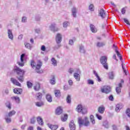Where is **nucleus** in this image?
<instances>
[{
  "instance_id": "c756f323",
  "label": "nucleus",
  "mask_w": 130,
  "mask_h": 130,
  "mask_svg": "<svg viewBox=\"0 0 130 130\" xmlns=\"http://www.w3.org/2000/svg\"><path fill=\"white\" fill-rule=\"evenodd\" d=\"M54 94H55V97H56L57 98H59V97H60V90H55Z\"/></svg>"
},
{
  "instance_id": "603ef678",
  "label": "nucleus",
  "mask_w": 130,
  "mask_h": 130,
  "mask_svg": "<svg viewBox=\"0 0 130 130\" xmlns=\"http://www.w3.org/2000/svg\"><path fill=\"white\" fill-rule=\"evenodd\" d=\"M74 72H75V70L73 68H70L68 70V73H69L70 75H72V74H73V73H74Z\"/></svg>"
},
{
  "instance_id": "473e14b6",
  "label": "nucleus",
  "mask_w": 130,
  "mask_h": 130,
  "mask_svg": "<svg viewBox=\"0 0 130 130\" xmlns=\"http://www.w3.org/2000/svg\"><path fill=\"white\" fill-rule=\"evenodd\" d=\"M121 66H122L123 72V73H124V74L126 76H127V72H126V71L124 69V67H123V60H121Z\"/></svg>"
},
{
  "instance_id": "f8f14e48",
  "label": "nucleus",
  "mask_w": 130,
  "mask_h": 130,
  "mask_svg": "<svg viewBox=\"0 0 130 130\" xmlns=\"http://www.w3.org/2000/svg\"><path fill=\"white\" fill-rule=\"evenodd\" d=\"M13 92L15 94L21 95L23 92V89L22 88H15L13 89Z\"/></svg>"
},
{
  "instance_id": "0e129e2a",
  "label": "nucleus",
  "mask_w": 130,
  "mask_h": 130,
  "mask_svg": "<svg viewBox=\"0 0 130 130\" xmlns=\"http://www.w3.org/2000/svg\"><path fill=\"white\" fill-rule=\"evenodd\" d=\"M22 39H23V35H20L18 36V39H19V40H22Z\"/></svg>"
},
{
  "instance_id": "9b49d317",
  "label": "nucleus",
  "mask_w": 130,
  "mask_h": 130,
  "mask_svg": "<svg viewBox=\"0 0 130 130\" xmlns=\"http://www.w3.org/2000/svg\"><path fill=\"white\" fill-rule=\"evenodd\" d=\"M7 34L9 39H11V40H13L14 39V35H13L12 29H8Z\"/></svg>"
},
{
  "instance_id": "412c9836",
  "label": "nucleus",
  "mask_w": 130,
  "mask_h": 130,
  "mask_svg": "<svg viewBox=\"0 0 130 130\" xmlns=\"http://www.w3.org/2000/svg\"><path fill=\"white\" fill-rule=\"evenodd\" d=\"M90 28L91 31L92 32V33H95L97 32V29L95 27V25L93 24H90Z\"/></svg>"
},
{
  "instance_id": "13d9d810",
  "label": "nucleus",
  "mask_w": 130,
  "mask_h": 130,
  "mask_svg": "<svg viewBox=\"0 0 130 130\" xmlns=\"http://www.w3.org/2000/svg\"><path fill=\"white\" fill-rule=\"evenodd\" d=\"M109 100H110V101H113L114 100V98H113V95H110L109 96Z\"/></svg>"
},
{
  "instance_id": "49530a36",
  "label": "nucleus",
  "mask_w": 130,
  "mask_h": 130,
  "mask_svg": "<svg viewBox=\"0 0 130 130\" xmlns=\"http://www.w3.org/2000/svg\"><path fill=\"white\" fill-rule=\"evenodd\" d=\"M30 123L34 124L35 122H36V118L35 117H33L30 119Z\"/></svg>"
},
{
  "instance_id": "a18cd8bd",
  "label": "nucleus",
  "mask_w": 130,
  "mask_h": 130,
  "mask_svg": "<svg viewBox=\"0 0 130 130\" xmlns=\"http://www.w3.org/2000/svg\"><path fill=\"white\" fill-rule=\"evenodd\" d=\"M90 121L92 122V124H95V119H94V116L91 115L90 116Z\"/></svg>"
},
{
  "instance_id": "69168bd1",
  "label": "nucleus",
  "mask_w": 130,
  "mask_h": 130,
  "mask_svg": "<svg viewBox=\"0 0 130 130\" xmlns=\"http://www.w3.org/2000/svg\"><path fill=\"white\" fill-rule=\"evenodd\" d=\"M121 13L123 15H124V14H125V8L122 9Z\"/></svg>"
},
{
  "instance_id": "6e6552de",
  "label": "nucleus",
  "mask_w": 130,
  "mask_h": 130,
  "mask_svg": "<svg viewBox=\"0 0 130 130\" xmlns=\"http://www.w3.org/2000/svg\"><path fill=\"white\" fill-rule=\"evenodd\" d=\"M99 16H100L102 19H104L105 17H106V13H105V11L104 9H102L99 11Z\"/></svg>"
},
{
  "instance_id": "4d7b16f0",
  "label": "nucleus",
  "mask_w": 130,
  "mask_h": 130,
  "mask_svg": "<svg viewBox=\"0 0 130 130\" xmlns=\"http://www.w3.org/2000/svg\"><path fill=\"white\" fill-rule=\"evenodd\" d=\"M41 19V17H40V16H39V15L36 16V21H40Z\"/></svg>"
},
{
  "instance_id": "bf43d9fd",
  "label": "nucleus",
  "mask_w": 130,
  "mask_h": 130,
  "mask_svg": "<svg viewBox=\"0 0 130 130\" xmlns=\"http://www.w3.org/2000/svg\"><path fill=\"white\" fill-rule=\"evenodd\" d=\"M96 117L99 119V120H101V119H102V117L98 114H96Z\"/></svg>"
},
{
  "instance_id": "2eb2a0df",
  "label": "nucleus",
  "mask_w": 130,
  "mask_h": 130,
  "mask_svg": "<svg viewBox=\"0 0 130 130\" xmlns=\"http://www.w3.org/2000/svg\"><path fill=\"white\" fill-rule=\"evenodd\" d=\"M105 111V107L103 106H101L98 108V112L101 114H103Z\"/></svg>"
},
{
  "instance_id": "5701e85b",
  "label": "nucleus",
  "mask_w": 130,
  "mask_h": 130,
  "mask_svg": "<svg viewBox=\"0 0 130 130\" xmlns=\"http://www.w3.org/2000/svg\"><path fill=\"white\" fill-rule=\"evenodd\" d=\"M46 98L48 102H52V96L49 94H46Z\"/></svg>"
},
{
  "instance_id": "774afa93",
  "label": "nucleus",
  "mask_w": 130,
  "mask_h": 130,
  "mask_svg": "<svg viewBox=\"0 0 130 130\" xmlns=\"http://www.w3.org/2000/svg\"><path fill=\"white\" fill-rule=\"evenodd\" d=\"M113 130H118V128H117V127L115 125H113Z\"/></svg>"
},
{
  "instance_id": "a19ab883",
  "label": "nucleus",
  "mask_w": 130,
  "mask_h": 130,
  "mask_svg": "<svg viewBox=\"0 0 130 130\" xmlns=\"http://www.w3.org/2000/svg\"><path fill=\"white\" fill-rule=\"evenodd\" d=\"M51 61L52 62V64H53V66H54L55 67H56V66H57V63L56 60H55V58H52L51 59Z\"/></svg>"
},
{
  "instance_id": "a878e982",
  "label": "nucleus",
  "mask_w": 130,
  "mask_h": 130,
  "mask_svg": "<svg viewBox=\"0 0 130 130\" xmlns=\"http://www.w3.org/2000/svg\"><path fill=\"white\" fill-rule=\"evenodd\" d=\"M12 100H15L16 103H20L21 100H20V98L18 96H12L11 97Z\"/></svg>"
},
{
  "instance_id": "20e7f679",
  "label": "nucleus",
  "mask_w": 130,
  "mask_h": 130,
  "mask_svg": "<svg viewBox=\"0 0 130 130\" xmlns=\"http://www.w3.org/2000/svg\"><path fill=\"white\" fill-rule=\"evenodd\" d=\"M100 61L102 64L103 68L105 69V70H108V63H107V57L106 56H102L100 59Z\"/></svg>"
},
{
  "instance_id": "aec40b11",
  "label": "nucleus",
  "mask_w": 130,
  "mask_h": 130,
  "mask_svg": "<svg viewBox=\"0 0 130 130\" xmlns=\"http://www.w3.org/2000/svg\"><path fill=\"white\" fill-rule=\"evenodd\" d=\"M5 119L7 123H11L12 122V119L11 116H9L8 115H6L5 117Z\"/></svg>"
},
{
  "instance_id": "338daca9",
  "label": "nucleus",
  "mask_w": 130,
  "mask_h": 130,
  "mask_svg": "<svg viewBox=\"0 0 130 130\" xmlns=\"http://www.w3.org/2000/svg\"><path fill=\"white\" fill-rule=\"evenodd\" d=\"M68 82H69V84L70 86H72L73 85V80H69Z\"/></svg>"
},
{
  "instance_id": "c85d7f7f",
  "label": "nucleus",
  "mask_w": 130,
  "mask_h": 130,
  "mask_svg": "<svg viewBox=\"0 0 130 130\" xmlns=\"http://www.w3.org/2000/svg\"><path fill=\"white\" fill-rule=\"evenodd\" d=\"M79 51L81 52V53H85V48H84V46L81 45H79Z\"/></svg>"
},
{
  "instance_id": "ea45409f",
  "label": "nucleus",
  "mask_w": 130,
  "mask_h": 130,
  "mask_svg": "<svg viewBox=\"0 0 130 130\" xmlns=\"http://www.w3.org/2000/svg\"><path fill=\"white\" fill-rule=\"evenodd\" d=\"M15 114H16V111L15 110H12L9 112L8 115L9 116L12 117L13 115H15Z\"/></svg>"
},
{
  "instance_id": "79ce46f5",
  "label": "nucleus",
  "mask_w": 130,
  "mask_h": 130,
  "mask_svg": "<svg viewBox=\"0 0 130 130\" xmlns=\"http://www.w3.org/2000/svg\"><path fill=\"white\" fill-rule=\"evenodd\" d=\"M36 105L38 107H41V106H43V105H44V104L42 102H37L36 103Z\"/></svg>"
},
{
  "instance_id": "cd10ccee",
  "label": "nucleus",
  "mask_w": 130,
  "mask_h": 130,
  "mask_svg": "<svg viewBox=\"0 0 130 130\" xmlns=\"http://www.w3.org/2000/svg\"><path fill=\"white\" fill-rule=\"evenodd\" d=\"M36 97L37 98V100H41V99H42V93H41V92L37 93L36 94Z\"/></svg>"
},
{
  "instance_id": "680f3d73",
  "label": "nucleus",
  "mask_w": 130,
  "mask_h": 130,
  "mask_svg": "<svg viewBox=\"0 0 130 130\" xmlns=\"http://www.w3.org/2000/svg\"><path fill=\"white\" fill-rule=\"evenodd\" d=\"M69 44V45H73L74 44V40H70Z\"/></svg>"
},
{
  "instance_id": "7c9ffc66",
  "label": "nucleus",
  "mask_w": 130,
  "mask_h": 130,
  "mask_svg": "<svg viewBox=\"0 0 130 130\" xmlns=\"http://www.w3.org/2000/svg\"><path fill=\"white\" fill-rule=\"evenodd\" d=\"M96 46L98 47H103V46H105V43L99 42L96 44Z\"/></svg>"
},
{
  "instance_id": "6e6d98bb",
  "label": "nucleus",
  "mask_w": 130,
  "mask_h": 130,
  "mask_svg": "<svg viewBox=\"0 0 130 130\" xmlns=\"http://www.w3.org/2000/svg\"><path fill=\"white\" fill-rule=\"evenodd\" d=\"M30 65L32 68H35V66L36 65V63L34 61L32 60L31 61Z\"/></svg>"
},
{
  "instance_id": "c03bdc74",
  "label": "nucleus",
  "mask_w": 130,
  "mask_h": 130,
  "mask_svg": "<svg viewBox=\"0 0 130 130\" xmlns=\"http://www.w3.org/2000/svg\"><path fill=\"white\" fill-rule=\"evenodd\" d=\"M25 46L27 49H31L32 48V46L28 43H25Z\"/></svg>"
},
{
  "instance_id": "4468645a",
  "label": "nucleus",
  "mask_w": 130,
  "mask_h": 130,
  "mask_svg": "<svg viewBox=\"0 0 130 130\" xmlns=\"http://www.w3.org/2000/svg\"><path fill=\"white\" fill-rule=\"evenodd\" d=\"M123 107V105L122 104H118L116 106L115 111L116 112H119L120 109H121Z\"/></svg>"
},
{
  "instance_id": "37998d69",
  "label": "nucleus",
  "mask_w": 130,
  "mask_h": 130,
  "mask_svg": "<svg viewBox=\"0 0 130 130\" xmlns=\"http://www.w3.org/2000/svg\"><path fill=\"white\" fill-rule=\"evenodd\" d=\"M61 119L62 121H66L68 119V114H64L63 117H61Z\"/></svg>"
},
{
  "instance_id": "f03ea898",
  "label": "nucleus",
  "mask_w": 130,
  "mask_h": 130,
  "mask_svg": "<svg viewBox=\"0 0 130 130\" xmlns=\"http://www.w3.org/2000/svg\"><path fill=\"white\" fill-rule=\"evenodd\" d=\"M78 123L79 124V127H82L83 125H84V126L90 125V122L87 117H85L84 119H82L81 117L78 118Z\"/></svg>"
},
{
  "instance_id": "72a5a7b5",
  "label": "nucleus",
  "mask_w": 130,
  "mask_h": 130,
  "mask_svg": "<svg viewBox=\"0 0 130 130\" xmlns=\"http://www.w3.org/2000/svg\"><path fill=\"white\" fill-rule=\"evenodd\" d=\"M39 89H40V84L37 83L34 86V89L35 90V91H39Z\"/></svg>"
},
{
  "instance_id": "7ed1b4c3",
  "label": "nucleus",
  "mask_w": 130,
  "mask_h": 130,
  "mask_svg": "<svg viewBox=\"0 0 130 130\" xmlns=\"http://www.w3.org/2000/svg\"><path fill=\"white\" fill-rule=\"evenodd\" d=\"M62 40V36L60 34H57L56 36V42L57 43V45H55L54 47V49H58L59 47L61 46L60 45V43L61 42V40Z\"/></svg>"
},
{
  "instance_id": "5fc2aeb1",
  "label": "nucleus",
  "mask_w": 130,
  "mask_h": 130,
  "mask_svg": "<svg viewBox=\"0 0 130 130\" xmlns=\"http://www.w3.org/2000/svg\"><path fill=\"white\" fill-rule=\"evenodd\" d=\"M126 114H127L128 117L130 118V109L129 108H128L126 110Z\"/></svg>"
},
{
  "instance_id": "c9c22d12",
  "label": "nucleus",
  "mask_w": 130,
  "mask_h": 130,
  "mask_svg": "<svg viewBox=\"0 0 130 130\" xmlns=\"http://www.w3.org/2000/svg\"><path fill=\"white\" fill-rule=\"evenodd\" d=\"M88 9L89 11H90L91 12H94V10H95V7H94V5L90 4L89 6Z\"/></svg>"
},
{
  "instance_id": "3c124183",
  "label": "nucleus",
  "mask_w": 130,
  "mask_h": 130,
  "mask_svg": "<svg viewBox=\"0 0 130 130\" xmlns=\"http://www.w3.org/2000/svg\"><path fill=\"white\" fill-rule=\"evenodd\" d=\"M87 83L89 85H94V81L91 79H88Z\"/></svg>"
},
{
  "instance_id": "e433bc0d",
  "label": "nucleus",
  "mask_w": 130,
  "mask_h": 130,
  "mask_svg": "<svg viewBox=\"0 0 130 130\" xmlns=\"http://www.w3.org/2000/svg\"><path fill=\"white\" fill-rule=\"evenodd\" d=\"M66 101H67V103H69V104L72 103V100H71V95L69 94L67 96V98L66 99Z\"/></svg>"
},
{
  "instance_id": "4c0bfd02",
  "label": "nucleus",
  "mask_w": 130,
  "mask_h": 130,
  "mask_svg": "<svg viewBox=\"0 0 130 130\" xmlns=\"http://www.w3.org/2000/svg\"><path fill=\"white\" fill-rule=\"evenodd\" d=\"M70 22L69 21H64L63 22V28H67L68 26L70 25Z\"/></svg>"
},
{
  "instance_id": "58836bf2",
  "label": "nucleus",
  "mask_w": 130,
  "mask_h": 130,
  "mask_svg": "<svg viewBox=\"0 0 130 130\" xmlns=\"http://www.w3.org/2000/svg\"><path fill=\"white\" fill-rule=\"evenodd\" d=\"M115 52L117 53V55L118 56L120 60H121V59H122V57L121 56L120 53H119V51L116 49V48L115 49Z\"/></svg>"
},
{
  "instance_id": "f3484780",
  "label": "nucleus",
  "mask_w": 130,
  "mask_h": 130,
  "mask_svg": "<svg viewBox=\"0 0 130 130\" xmlns=\"http://www.w3.org/2000/svg\"><path fill=\"white\" fill-rule=\"evenodd\" d=\"M72 14L74 18H77V8L76 7H73L72 9Z\"/></svg>"
},
{
  "instance_id": "e2e57ef3",
  "label": "nucleus",
  "mask_w": 130,
  "mask_h": 130,
  "mask_svg": "<svg viewBox=\"0 0 130 130\" xmlns=\"http://www.w3.org/2000/svg\"><path fill=\"white\" fill-rule=\"evenodd\" d=\"M93 74L95 76V77H96V78L99 76V75H98V73H97V72H96V71L95 70H93Z\"/></svg>"
},
{
  "instance_id": "dca6fc26",
  "label": "nucleus",
  "mask_w": 130,
  "mask_h": 130,
  "mask_svg": "<svg viewBox=\"0 0 130 130\" xmlns=\"http://www.w3.org/2000/svg\"><path fill=\"white\" fill-rule=\"evenodd\" d=\"M55 113L56 115H60L62 113V109L60 107H58L56 109Z\"/></svg>"
},
{
  "instance_id": "bb28decb",
  "label": "nucleus",
  "mask_w": 130,
  "mask_h": 130,
  "mask_svg": "<svg viewBox=\"0 0 130 130\" xmlns=\"http://www.w3.org/2000/svg\"><path fill=\"white\" fill-rule=\"evenodd\" d=\"M80 74H78L77 73H75L74 74V77L78 82L80 81Z\"/></svg>"
},
{
  "instance_id": "423d86ee",
  "label": "nucleus",
  "mask_w": 130,
  "mask_h": 130,
  "mask_svg": "<svg viewBox=\"0 0 130 130\" xmlns=\"http://www.w3.org/2000/svg\"><path fill=\"white\" fill-rule=\"evenodd\" d=\"M26 54L25 53L22 54L20 56V62H18L17 63L19 67H24L25 62H24V58Z\"/></svg>"
},
{
  "instance_id": "9d476101",
  "label": "nucleus",
  "mask_w": 130,
  "mask_h": 130,
  "mask_svg": "<svg viewBox=\"0 0 130 130\" xmlns=\"http://www.w3.org/2000/svg\"><path fill=\"white\" fill-rule=\"evenodd\" d=\"M11 81L14 84V85H16V86H18V87H21V83L18 81L16 79L14 78H11Z\"/></svg>"
},
{
  "instance_id": "0eeeda50",
  "label": "nucleus",
  "mask_w": 130,
  "mask_h": 130,
  "mask_svg": "<svg viewBox=\"0 0 130 130\" xmlns=\"http://www.w3.org/2000/svg\"><path fill=\"white\" fill-rule=\"evenodd\" d=\"M50 29L51 31L53 32H56V31H58V28L56 27V24L52 23L49 26Z\"/></svg>"
},
{
  "instance_id": "393cba45",
  "label": "nucleus",
  "mask_w": 130,
  "mask_h": 130,
  "mask_svg": "<svg viewBox=\"0 0 130 130\" xmlns=\"http://www.w3.org/2000/svg\"><path fill=\"white\" fill-rule=\"evenodd\" d=\"M50 83L51 85H55V76L54 75L52 76V79L50 80Z\"/></svg>"
},
{
  "instance_id": "8fccbe9b",
  "label": "nucleus",
  "mask_w": 130,
  "mask_h": 130,
  "mask_svg": "<svg viewBox=\"0 0 130 130\" xmlns=\"http://www.w3.org/2000/svg\"><path fill=\"white\" fill-rule=\"evenodd\" d=\"M22 23H27V17L24 16L21 19Z\"/></svg>"
},
{
  "instance_id": "2f4dec72",
  "label": "nucleus",
  "mask_w": 130,
  "mask_h": 130,
  "mask_svg": "<svg viewBox=\"0 0 130 130\" xmlns=\"http://www.w3.org/2000/svg\"><path fill=\"white\" fill-rule=\"evenodd\" d=\"M5 105L8 109L11 110L12 109V104H11V103L10 102H7L5 104Z\"/></svg>"
},
{
  "instance_id": "f257e3e1",
  "label": "nucleus",
  "mask_w": 130,
  "mask_h": 130,
  "mask_svg": "<svg viewBox=\"0 0 130 130\" xmlns=\"http://www.w3.org/2000/svg\"><path fill=\"white\" fill-rule=\"evenodd\" d=\"M14 71L17 75L16 77L17 80H18L20 83H23L24 80V75H25V71L24 70H22L17 66L14 67Z\"/></svg>"
},
{
  "instance_id": "b1692460",
  "label": "nucleus",
  "mask_w": 130,
  "mask_h": 130,
  "mask_svg": "<svg viewBox=\"0 0 130 130\" xmlns=\"http://www.w3.org/2000/svg\"><path fill=\"white\" fill-rule=\"evenodd\" d=\"M84 108V107H83V106H82V105L80 104L78 105L76 108V110L78 112L80 113V112H82V109Z\"/></svg>"
},
{
  "instance_id": "a211bd4d",
  "label": "nucleus",
  "mask_w": 130,
  "mask_h": 130,
  "mask_svg": "<svg viewBox=\"0 0 130 130\" xmlns=\"http://www.w3.org/2000/svg\"><path fill=\"white\" fill-rule=\"evenodd\" d=\"M69 126L70 127L71 130H76V125H75V123H74V121H71L70 123Z\"/></svg>"
},
{
  "instance_id": "f704fd0d",
  "label": "nucleus",
  "mask_w": 130,
  "mask_h": 130,
  "mask_svg": "<svg viewBox=\"0 0 130 130\" xmlns=\"http://www.w3.org/2000/svg\"><path fill=\"white\" fill-rule=\"evenodd\" d=\"M109 79L111 80H113V79H114V73L113 72H111L109 73Z\"/></svg>"
},
{
  "instance_id": "6ab92c4d",
  "label": "nucleus",
  "mask_w": 130,
  "mask_h": 130,
  "mask_svg": "<svg viewBox=\"0 0 130 130\" xmlns=\"http://www.w3.org/2000/svg\"><path fill=\"white\" fill-rule=\"evenodd\" d=\"M48 126L52 130H55L58 128V125H52L50 124H48Z\"/></svg>"
},
{
  "instance_id": "ddd939ff",
  "label": "nucleus",
  "mask_w": 130,
  "mask_h": 130,
  "mask_svg": "<svg viewBox=\"0 0 130 130\" xmlns=\"http://www.w3.org/2000/svg\"><path fill=\"white\" fill-rule=\"evenodd\" d=\"M122 88V85L121 83L118 84V86L116 88V91L117 94H120L121 93V88Z\"/></svg>"
},
{
  "instance_id": "1a4fd4ad",
  "label": "nucleus",
  "mask_w": 130,
  "mask_h": 130,
  "mask_svg": "<svg viewBox=\"0 0 130 130\" xmlns=\"http://www.w3.org/2000/svg\"><path fill=\"white\" fill-rule=\"evenodd\" d=\"M38 64H37L36 66V70H38V71H37V72L39 74V73H40V71L39 70L40 69H41V67H42V62H41L40 61V60H39L38 61Z\"/></svg>"
},
{
  "instance_id": "4be33fe9",
  "label": "nucleus",
  "mask_w": 130,
  "mask_h": 130,
  "mask_svg": "<svg viewBox=\"0 0 130 130\" xmlns=\"http://www.w3.org/2000/svg\"><path fill=\"white\" fill-rule=\"evenodd\" d=\"M37 121L38 123H39V124H40L41 125H43L44 124L43 120L40 116L37 117Z\"/></svg>"
},
{
  "instance_id": "864d4df0",
  "label": "nucleus",
  "mask_w": 130,
  "mask_h": 130,
  "mask_svg": "<svg viewBox=\"0 0 130 130\" xmlns=\"http://www.w3.org/2000/svg\"><path fill=\"white\" fill-rule=\"evenodd\" d=\"M41 30L40 28H35V33H37V34H40Z\"/></svg>"
},
{
  "instance_id": "09e8293b",
  "label": "nucleus",
  "mask_w": 130,
  "mask_h": 130,
  "mask_svg": "<svg viewBox=\"0 0 130 130\" xmlns=\"http://www.w3.org/2000/svg\"><path fill=\"white\" fill-rule=\"evenodd\" d=\"M81 113L82 114H87V108L83 107V108L82 109V111H81Z\"/></svg>"
},
{
  "instance_id": "de8ad7c7",
  "label": "nucleus",
  "mask_w": 130,
  "mask_h": 130,
  "mask_svg": "<svg viewBox=\"0 0 130 130\" xmlns=\"http://www.w3.org/2000/svg\"><path fill=\"white\" fill-rule=\"evenodd\" d=\"M26 84H27V86L28 88L30 89V88H32V86H33V84H32V83L30 82V81H27L26 82Z\"/></svg>"
},
{
  "instance_id": "39448f33",
  "label": "nucleus",
  "mask_w": 130,
  "mask_h": 130,
  "mask_svg": "<svg viewBox=\"0 0 130 130\" xmlns=\"http://www.w3.org/2000/svg\"><path fill=\"white\" fill-rule=\"evenodd\" d=\"M101 91L102 93L109 94L111 92V87L108 85H105L101 89Z\"/></svg>"
},
{
  "instance_id": "052dcab7",
  "label": "nucleus",
  "mask_w": 130,
  "mask_h": 130,
  "mask_svg": "<svg viewBox=\"0 0 130 130\" xmlns=\"http://www.w3.org/2000/svg\"><path fill=\"white\" fill-rule=\"evenodd\" d=\"M41 50L42 51H45V50H46V47H45V46H44V45L42 46Z\"/></svg>"
}]
</instances>
